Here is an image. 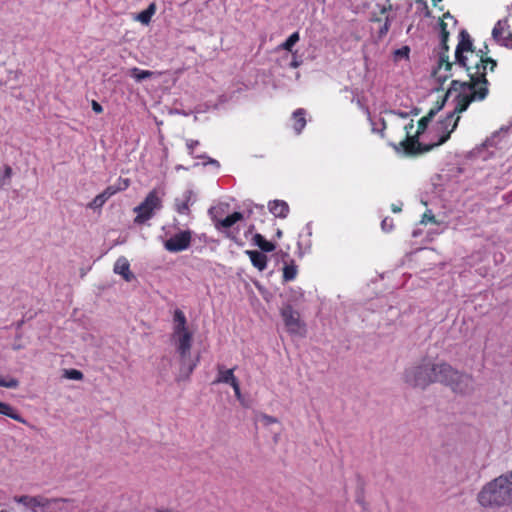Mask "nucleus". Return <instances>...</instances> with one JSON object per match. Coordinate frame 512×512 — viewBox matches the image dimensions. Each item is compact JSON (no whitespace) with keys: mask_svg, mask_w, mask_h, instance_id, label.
<instances>
[{"mask_svg":"<svg viewBox=\"0 0 512 512\" xmlns=\"http://www.w3.org/2000/svg\"><path fill=\"white\" fill-rule=\"evenodd\" d=\"M434 362L424 358L407 368L403 373V380L413 388L426 389L433 383Z\"/></svg>","mask_w":512,"mask_h":512,"instance_id":"obj_5","label":"nucleus"},{"mask_svg":"<svg viewBox=\"0 0 512 512\" xmlns=\"http://www.w3.org/2000/svg\"><path fill=\"white\" fill-rule=\"evenodd\" d=\"M392 210L393 212H399L401 209L399 207L393 206Z\"/></svg>","mask_w":512,"mask_h":512,"instance_id":"obj_47","label":"nucleus"},{"mask_svg":"<svg viewBox=\"0 0 512 512\" xmlns=\"http://www.w3.org/2000/svg\"><path fill=\"white\" fill-rule=\"evenodd\" d=\"M208 212L214 224H235L245 219L241 212L230 213V205L224 202L213 205Z\"/></svg>","mask_w":512,"mask_h":512,"instance_id":"obj_7","label":"nucleus"},{"mask_svg":"<svg viewBox=\"0 0 512 512\" xmlns=\"http://www.w3.org/2000/svg\"><path fill=\"white\" fill-rule=\"evenodd\" d=\"M392 9V5L390 0H387V5H376V9L370 13L369 20L371 22L382 23L379 28V36L382 37L386 35L390 28V18L388 16V11Z\"/></svg>","mask_w":512,"mask_h":512,"instance_id":"obj_8","label":"nucleus"},{"mask_svg":"<svg viewBox=\"0 0 512 512\" xmlns=\"http://www.w3.org/2000/svg\"><path fill=\"white\" fill-rule=\"evenodd\" d=\"M199 145V141L198 140H193V139H189L186 141V147L188 149V153L189 155L193 156L194 158H197V159H206L207 157L205 155H196L194 153V149Z\"/></svg>","mask_w":512,"mask_h":512,"instance_id":"obj_33","label":"nucleus"},{"mask_svg":"<svg viewBox=\"0 0 512 512\" xmlns=\"http://www.w3.org/2000/svg\"><path fill=\"white\" fill-rule=\"evenodd\" d=\"M277 235H278V236H280V235H281V231H280V230H278V231H277Z\"/></svg>","mask_w":512,"mask_h":512,"instance_id":"obj_53","label":"nucleus"},{"mask_svg":"<svg viewBox=\"0 0 512 512\" xmlns=\"http://www.w3.org/2000/svg\"><path fill=\"white\" fill-rule=\"evenodd\" d=\"M12 176V168L9 165H4L0 168V188L8 183Z\"/></svg>","mask_w":512,"mask_h":512,"instance_id":"obj_31","label":"nucleus"},{"mask_svg":"<svg viewBox=\"0 0 512 512\" xmlns=\"http://www.w3.org/2000/svg\"><path fill=\"white\" fill-rule=\"evenodd\" d=\"M300 35L299 32L296 31L292 33L285 42L280 45V49L286 50L288 52H292L294 45L299 41Z\"/></svg>","mask_w":512,"mask_h":512,"instance_id":"obj_29","label":"nucleus"},{"mask_svg":"<svg viewBox=\"0 0 512 512\" xmlns=\"http://www.w3.org/2000/svg\"><path fill=\"white\" fill-rule=\"evenodd\" d=\"M218 228H220L222 230V232L224 233H227L228 230L232 227V226H227V225H224V226H217Z\"/></svg>","mask_w":512,"mask_h":512,"instance_id":"obj_42","label":"nucleus"},{"mask_svg":"<svg viewBox=\"0 0 512 512\" xmlns=\"http://www.w3.org/2000/svg\"><path fill=\"white\" fill-rule=\"evenodd\" d=\"M409 52H410V49L409 47L407 46H404L400 49H397L395 51V57L398 59V58H406L408 59L409 58Z\"/></svg>","mask_w":512,"mask_h":512,"instance_id":"obj_37","label":"nucleus"},{"mask_svg":"<svg viewBox=\"0 0 512 512\" xmlns=\"http://www.w3.org/2000/svg\"><path fill=\"white\" fill-rule=\"evenodd\" d=\"M71 500L67 498H46L44 500L43 512H69L66 504Z\"/></svg>","mask_w":512,"mask_h":512,"instance_id":"obj_15","label":"nucleus"},{"mask_svg":"<svg viewBox=\"0 0 512 512\" xmlns=\"http://www.w3.org/2000/svg\"><path fill=\"white\" fill-rule=\"evenodd\" d=\"M261 420L262 422L264 423V425L268 426V425H271V424H274V423H277L278 420L277 418L273 417V416H270V415H267V414H261Z\"/></svg>","mask_w":512,"mask_h":512,"instance_id":"obj_40","label":"nucleus"},{"mask_svg":"<svg viewBox=\"0 0 512 512\" xmlns=\"http://www.w3.org/2000/svg\"><path fill=\"white\" fill-rule=\"evenodd\" d=\"M231 387L234 390L237 400H239L242 403V405H245L243 402V396L241 394L239 381L235 382V384L231 385Z\"/></svg>","mask_w":512,"mask_h":512,"instance_id":"obj_39","label":"nucleus"},{"mask_svg":"<svg viewBox=\"0 0 512 512\" xmlns=\"http://www.w3.org/2000/svg\"><path fill=\"white\" fill-rule=\"evenodd\" d=\"M269 212L276 218L285 219L290 213V207L284 200H272L268 202Z\"/></svg>","mask_w":512,"mask_h":512,"instance_id":"obj_17","label":"nucleus"},{"mask_svg":"<svg viewBox=\"0 0 512 512\" xmlns=\"http://www.w3.org/2000/svg\"><path fill=\"white\" fill-rule=\"evenodd\" d=\"M492 36L500 45L512 49V32L507 19L499 20L496 23Z\"/></svg>","mask_w":512,"mask_h":512,"instance_id":"obj_10","label":"nucleus"},{"mask_svg":"<svg viewBox=\"0 0 512 512\" xmlns=\"http://www.w3.org/2000/svg\"><path fill=\"white\" fill-rule=\"evenodd\" d=\"M22 324H23V321L18 322L17 323V328H20Z\"/></svg>","mask_w":512,"mask_h":512,"instance_id":"obj_49","label":"nucleus"},{"mask_svg":"<svg viewBox=\"0 0 512 512\" xmlns=\"http://www.w3.org/2000/svg\"><path fill=\"white\" fill-rule=\"evenodd\" d=\"M198 361H199V356H197L195 360H192L190 358V355H185V358L180 357L181 367H180L179 375L177 377V381L189 379L191 373L197 366Z\"/></svg>","mask_w":512,"mask_h":512,"instance_id":"obj_16","label":"nucleus"},{"mask_svg":"<svg viewBox=\"0 0 512 512\" xmlns=\"http://www.w3.org/2000/svg\"><path fill=\"white\" fill-rule=\"evenodd\" d=\"M255 244L263 251V252H271L274 250L275 246L272 242L267 241L262 235L256 234L254 236Z\"/></svg>","mask_w":512,"mask_h":512,"instance_id":"obj_28","label":"nucleus"},{"mask_svg":"<svg viewBox=\"0 0 512 512\" xmlns=\"http://www.w3.org/2000/svg\"><path fill=\"white\" fill-rule=\"evenodd\" d=\"M433 383L443 384L460 395H469L474 391L473 377L444 361L434 362Z\"/></svg>","mask_w":512,"mask_h":512,"instance_id":"obj_3","label":"nucleus"},{"mask_svg":"<svg viewBox=\"0 0 512 512\" xmlns=\"http://www.w3.org/2000/svg\"><path fill=\"white\" fill-rule=\"evenodd\" d=\"M430 220H431V221H433V222H436V221H435V217H434V216H432V217L430 218Z\"/></svg>","mask_w":512,"mask_h":512,"instance_id":"obj_51","label":"nucleus"},{"mask_svg":"<svg viewBox=\"0 0 512 512\" xmlns=\"http://www.w3.org/2000/svg\"><path fill=\"white\" fill-rule=\"evenodd\" d=\"M0 414L5 415L18 421L20 423L26 424V420L8 403L0 401Z\"/></svg>","mask_w":512,"mask_h":512,"instance_id":"obj_24","label":"nucleus"},{"mask_svg":"<svg viewBox=\"0 0 512 512\" xmlns=\"http://www.w3.org/2000/svg\"><path fill=\"white\" fill-rule=\"evenodd\" d=\"M263 208H264L263 206H256V209H259L260 211H262Z\"/></svg>","mask_w":512,"mask_h":512,"instance_id":"obj_50","label":"nucleus"},{"mask_svg":"<svg viewBox=\"0 0 512 512\" xmlns=\"http://www.w3.org/2000/svg\"><path fill=\"white\" fill-rule=\"evenodd\" d=\"M234 368L232 369H226L224 365L218 364L217 365V377L212 382V384H219L224 383L228 385H233L235 382L238 381V379L234 375Z\"/></svg>","mask_w":512,"mask_h":512,"instance_id":"obj_18","label":"nucleus"},{"mask_svg":"<svg viewBox=\"0 0 512 512\" xmlns=\"http://www.w3.org/2000/svg\"><path fill=\"white\" fill-rule=\"evenodd\" d=\"M91 106H92V110L95 113L100 114V113L103 112V107L97 101L93 100L92 103H91Z\"/></svg>","mask_w":512,"mask_h":512,"instance_id":"obj_41","label":"nucleus"},{"mask_svg":"<svg viewBox=\"0 0 512 512\" xmlns=\"http://www.w3.org/2000/svg\"><path fill=\"white\" fill-rule=\"evenodd\" d=\"M108 200L109 198H107L106 195L101 192L92 200V202L89 204V207L93 209L101 208Z\"/></svg>","mask_w":512,"mask_h":512,"instance_id":"obj_34","label":"nucleus"},{"mask_svg":"<svg viewBox=\"0 0 512 512\" xmlns=\"http://www.w3.org/2000/svg\"><path fill=\"white\" fill-rule=\"evenodd\" d=\"M432 1H433L434 6H437L439 2H442V0H432Z\"/></svg>","mask_w":512,"mask_h":512,"instance_id":"obj_48","label":"nucleus"},{"mask_svg":"<svg viewBox=\"0 0 512 512\" xmlns=\"http://www.w3.org/2000/svg\"><path fill=\"white\" fill-rule=\"evenodd\" d=\"M191 231L184 230L172 235L164 242L165 248L170 252H180L189 247Z\"/></svg>","mask_w":512,"mask_h":512,"instance_id":"obj_9","label":"nucleus"},{"mask_svg":"<svg viewBox=\"0 0 512 512\" xmlns=\"http://www.w3.org/2000/svg\"><path fill=\"white\" fill-rule=\"evenodd\" d=\"M281 316L287 330L290 333H299L301 328L299 313L296 310H294L290 304H287L282 307Z\"/></svg>","mask_w":512,"mask_h":512,"instance_id":"obj_11","label":"nucleus"},{"mask_svg":"<svg viewBox=\"0 0 512 512\" xmlns=\"http://www.w3.org/2000/svg\"><path fill=\"white\" fill-rule=\"evenodd\" d=\"M447 116L441 120L439 123L441 125V129L443 130V134L439 137L438 141L432 144H422L419 142V135L415 134L413 136L409 135L410 130L414 127L413 121L405 126V130L407 133L406 138L399 143L400 148L404 151L406 155H418L422 153H426L431 151L434 147L440 146L444 144L451 136V133L455 131L460 121V114H455L453 119L449 122L447 121Z\"/></svg>","mask_w":512,"mask_h":512,"instance_id":"obj_4","label":"nucleus"},{"mask_svg":"<svg viewBox=\"0 0 512 512\" xmlns=\"http://www.w3.org/2000/svg\"><path fill=\"white\" fill-rule=\"evenodd\" d=\"M382 228H383V230H384L385 232H389V231H390V229L392 228V226H386V225H383V226H382Z\"/></svg>","mask_w":512,"mask_h":512,"instance_id":"obj_45","label":"nucleus"},{"mask_svg":"<svg viewBox=\"0 0 512 512\" xmlns=\"http://www.w3.org/2000/svg\"><path fill=\"white\" fill-rule=\"evenodd\" d=\"M450 93H446L445 97L441 101H437L435 106L430 109L429 112H434V116L444 107L446 98Z\"/></svg>","mask_w":512,"mask_h":512,"instance_id":"obj_38","label":"nucleus"},{"mask_svg":"<svg viewBox=\"0 0 512 512\" xmlns=\"http://www.w3.org/2000/svg\"><path fill=\"white\" fill-rule=\"evenodd\" d=\"M448 21H450L453 26H456L457 24V20L449 12L443 14V17L440 19L439 22L440 39H443V41L449 39Z\"/></svg>","mask_w":512,"mask_h":512,"instance_id":"obj_21","label":"nucleus"},{"mask_svg":"<svg viewBox=\"0 0 512 512\" xmlns=\"http://www.w3.org/2000/svg\"><path fill=\"white\" fill-rule=\"evenodd\" d=\"M114 272L121 275L127 282H131L135 279V275L130 271V264L125 257L117 259L114 265Z\"/></svg>","mask_w":512,"mask_h":512,"instance_id":"obj_19","label":"nucleus"},{"mask_svg":"<svg viewBox=\"0 0 512 512\" xmlns=\"http://www.w3.org/2000/svg\"><path fill=\"white\" fill-rule=\"evenodd\" d=\"M156 4L154 2L150 3L149 6L141 11L137 16L135 17V20L139 21L143 25H149L151 22L152 17L156 13Z\"/></svg>","mask_w":512,"mask_h":512,"instance_id":"obj_25","label":"nucleus"},{"mask_svg":"<svg viewBox=\"0 0 512 512\" xmlns=\"http://www.w3.org/2000/svg\"><path fill=\"white\" fill-rule=\"evenodd\" d=\"M14 502L22 504L27 509L31 510V512H43L44 500L45 497L42 495L30 496V495H21L15 496L13 498Z\"/></svg>","mask_w":512,"mask_h":512,"instance_id":"obj_13","label":"nucleus"},{"mask_svg":"<svg viewBox=\"0 0 512 512\" xmlns=\"http://www.w3.org/2000/svg\"><path fill=\"white\" fill-rule=\"evenodd\" d=\"M433 117H434V112H428L427 115L423 116L418 121V127H417V131H416L417 135L420 136L422 133L425 132L426 128L428 127V125L431 122V120L433 119Z\"/></svg>","mask_w":512,"mask_h":512,"instance_id":"obj_30","label":"nucleus"},{"mask_svg":"<svg viewBox=\"0 0 512 512\" xmlns=\"http://www.w3.org/2000/svg\"><path fill=\"white\" fill-rule=\"evenodd\" d=\"M64 377L71 380H82L84 375L80 370L66 369L64 370Z\"/></svg>","mask_w":512,"mask_h":512,"instance_id":"obj_35","label":"nucleus"},{"mask_svg":"<svg viewBox=\"0 0 512 512\" xmlns=\"http://www.w3.org/2000/svg\"><path fill=\"white\" fill-rule=\"evenodd\" d=\"M157 512H179V511H173L171 509H158Z\"/></svg>","mask_w":512,"mask_h":512,"instance_id":"obj_44","label":"nucleus"},{"mask_svg":"<svg viewBox=\"0 0 512 512\" xmlns=\"http://www.w3.org/2000/svg\"><path fill=\"white\" fill-rule=\"evenodd\" d=\"M477 502L485 509L512 508V470L483 485L477 494Z\"/></svg>","mask_w":512,"mask_h":512,"instance_id":"obj_2","label":"nucleus"},{"mask_svg":"<svg viewBox=\"0 0 512 512\" xmlns=\"http://www.w3.org/2000/svg\"><path fill=\"white\" fill-rule=\"evenodd\" d=\"M420 234H421V230H419V229L414 230V231L412 232V236H413V237H417V236H419Z\"/></svg>","mask_w":512,"mask_h":512,"instance_id":"obj_43","label":"nucleus"},{"mask_svg":"<svg viewBox=\"0 0 512 512\" xmlns=\"http://www.w3.org/2000/svg\"><path fill=\"white\" fill-rule=\"evenodd\" d=\"M130 186V180L128 178L119 177L114 185H110L102 192L107 198H111L113 195L120 191H125Z\"/></svg>","mask_w":512,"mask_h":512,"instance_id":"obj_20","label":"nucleus"},{"mask_svg":"<svg viewBox=\"0 0 512 512\" xmlns=\"http://www.w3.org/2000/svg\"><path fill=\"white\" fill-rule=\"evenodd\" d=\"M174 322H175L174 333L188 331L186 328V317H185L184 313L179 309H177L174 313Z\"/></svg>","mask_w":512,"mask_h":512,"instance_id":"obj_26","label":"nucleus"},{"mask_svg":"<svg viewBox=\"0 0 512 512\" xmlns=\"http://www.w3.org/2000/svg\"><path fill=\"white\" fill-rule=\"evenodd\" d=\"M165 191L163 188L152 189L144 200L134 208L135 224L144 223L150 220L163 207Z\"/></svg>","mask_w":512,"mask_h":512,"instance_id":"obj_6","label":"nucleus"},{"mask_svg":"<svg viewBox=\"0 0 512 512\" xmlns=\"http://www.w3.org/2000/svg\"><path fill=\"white\" fill-rule=\"evenodd\" d=\"M131 75L137 81H142V80H145L147 78H150L153 75V72H151L149 70H141V69L135 67V68H133L131 70Z\"/></svg>","mask_w":512,"mask_h":512,"instance_id":"obj_32","label":"nucleus"},{"mask_svg":"<svg viewBox=\"0 0 512 512\" xmlns=\"http://www.w3.org/2000/svg\"><path fill=\"white\" fill-rule=\"evenodd\" d=\"M247 254L249 255L250 260L254 267L259 269L260 271H263L266 268L267 257L264 253L257 251V250H252V251H247Z\"/></svg>","mask_w":512,"mask_h":512,"instance_id":"obj_23","label":"nucleus"},{"mask_svg":"<svg viewBox=\"0 0 512 512\" xmlns=\"http://www.w3.org/2000/svg\"><path fill=\"white\" fill-rule=\"evenodd\" d=\"M174 337L177 338V352L179 353V356L181 358H185V355H190L192 333L189 331L174 333Z\"/></svg>","mask_w":512,"mask_h":512,"instance_id":"obj_14","label":"nucleus"},{"mask_svg":"<svg viewBox=\"0 0 512 512\" xmlns=\"http://www.w3.org/2000/svg\"><path fill=\"white\" fill-rule=\"evenodd\" d=\"M306 112L304 109L299 108L294 111L292 115L293 129L297 134H300L306 126Z\"/></svg>","mask_w":512,"mask_h":512,"instance_id":"obj_22","label":"nucleus"},{"mask_svg":"<svg viewBox=\"0 0 512 512\" xmlns=\"http://www.w3.org/2000/svg\"><path fill=\"white\" fill-rule=\"evenodd\" d=\"M210 163H216L217 161L213 160V159H210L209 161Z\"/></svg>","mask_w":512,"mask_h":512,"instance_id":"obj_52","label":"nucleus"},{"mask_svg":"<svg viewBox=\"0 0 512 512\" xmlns=\"http://www.w3.org/2000/svg\"><path fill=\"white\" fill-rule=\"evenodd\" d=\"M196 202L195 193L188 189L174 200V210L181 216L190 215V207Z\"/></svg>","mask_w":512,"mask_h":512,"instance_id":"obj_12","label":"nucleus"},{"mask_svg":"<svg viewBox=\"0 0 512 512\" xmlns=\"http://www.w3.org/2000/svg\"><path fill=\"white\" fill-rule=\"evenodd\" d=\"M297 275V265L294 260H291L289 264H285L283 268V280L285 282L292 281Z\"/></svg>","mask_w":512,"mask_h":512,"instance_id":"obj_27","label":"nucleus"},{"mask_svg":"<svg viewBox=\"0 0 512 512\" xmlns=\"http://www.w3.org/2000/svg\"><path fill=\"white\" fill-rule=\"evenodd\" d=\"M19 385V381L15 378H10L9 380H5L0 377V387L6 388H16Z\"/></svg>","mask_w":512,"mask_h":512,"instance_id":"obj_36","label":"nucleus"},{"mask_svg":"<svg viewBox=\"0 0 512 512\" xmlns=\"http://www.w3.org/2000/svg\"><path fill=\"white\" fill-rule=\"evenodd\" d=\"M448 40L440 39L437 50V67L433 70V77L441 84L452 78L457 69H464L468 80H452L448 93H457L455 108L447 115L451 121L455 114L466 111L473 102L484 101L489 95L490 83L487 79V69L494 71L497 62L488 56V47L485 50H475L470 34L462 29L459 32V41L456 46L454 61H450Z\"/></svg>","mask_w":512,"mask_h":512,"instance_id":"obj_1","label":"nucleus"},{"mask_svg":"<svg viewBox=\"0 0 512 512\" xmlns=\"http://www.w3.org/2000/svg\"><path fill=\"white\" fill-rule=\"evenodd\" d=\"M291 66L294 67V68H297L299 66V63L297 61H293L291 63Z\"/></svg>","mask_w":512,"mask_h":512,"instance_id":"obj_46","label":"nucleus"}]
</instances>
